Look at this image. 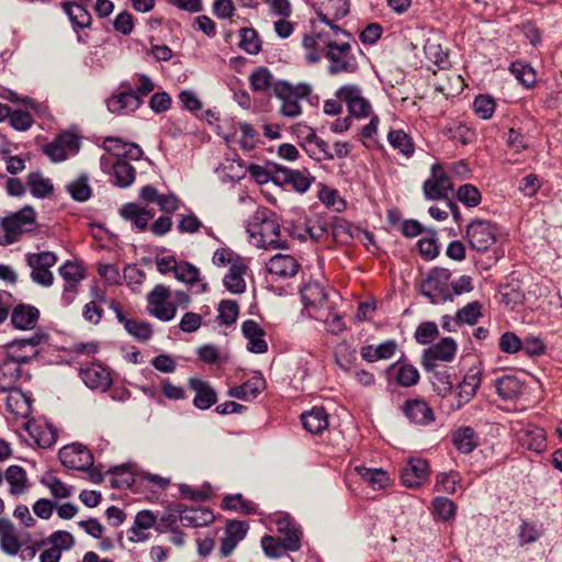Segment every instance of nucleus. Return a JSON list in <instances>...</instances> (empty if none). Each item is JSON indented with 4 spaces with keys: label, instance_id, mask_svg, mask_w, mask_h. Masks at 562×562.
Instances as JSON below:
<instances>
[{
    "label": "nucleus",
    "instance_id": "obj_46",
    "mask_svg": "<svg viewBox=\"0 0 562 562\" xmlns=\"http://www.w3.org/2000/svg\"><path fill=\"white\" fill-rule=\"evenodd\" d=\"M305 150L315 160H330L334 154L330 153L328 144L317 137L314 132L306 136Z\"/></svg>",
    "mask_w": 562,
    "mask_h": 562
},
{
    "label": "nucleus",
    "instance_id": "obj_42",
    "mask_svg": "<svg viewBox=\"0 0 562 562\" xmlns=\"http://www.w3.org/2000/svg\"><path fill=\"white\" fill-rule=\"evenodd\" d=\"M387 142L395 150L406 158L414 155L415 146L413 139L403 130H390L387 133Z\"/></svg>",
    "mask_w": 562,
    "mask_h": 562
},
{
    "label": "nucleus",
    "instance_id": "obj_29",
    "mask_svg": "<svg viewBox=\"0 0 562 562\" xmlns=\"http://www.w3.org/2000/svg\"><path fill=\"white\" fill-rule=\"evenodd\" d=\"M248 527L243 521H231L225 529V536L221 540L220 551L222 557H228L239 541L247 535Z\"/></svg>",
    "mask_w": 562,
    "mask_h": 562
},
{
    "label": "nucleus",
    "instance_id": "obj_56",
    "mask_svg": "<svg viewBox=\"0 0 562 562\" xmlns=\"http://www.w3.org/2000/svg\"><path fill=\"white\" fill-rule=\"evenodd\" d=\"M514 77L526 88H531L536 82V72L533 68L522 61H514L509 67Z\"/></svg>",
    "mask_w": 562,
    "mask_h": 562
},
{
    "label": "nucleus",
    "instance_id": "obj_50",
    "mask_svg": "<svg viewBox=\"0 0 562 562\" xmlns=\"http://www.w3.org/2000/svg\"><path fill=\"white\" fill-rule=\"evenodd\" d=\"M443 132L449 139L460 143L461 145L471 144L475 139L474 132L461 122L449 123Z\"/></svg>",
    "mask_w": 562,
    "mask_h": 562
},
{
    "label": "nucleus",
    "instance_id": "obj_62",
    "mask_svg": "<svg viewBox=\"0 0 562 562\" xmlns=\"http://www.w3.org/2000/svg\"><path fill=\"white\" fill-rule=\"evenodd\" d=\"M50 548L56 549L58 552L70 550L75 544L72 535L65 530L53 532L46 540Z\"/></svg>",
    "mask_w": 562,
    "mask_h": 562
},
{
    "label": "nucleus",
    "instance_id": "obj_19",
    "mask_svg": "<svg viewBox=\"0 0 562 562\" xmlns=\"http://www.w3.org/2000/svg\"><path fill=\"white\" fill-rule=\"evenodd\" d=\"M315 10L319 21L326 25H331L339 19L346 16L349 12L348 0H308Z\"/></svg>",
    "mask_w": 562,
    "mask_h": 562
},
{
    "label": "nucleus",
    "instance_id": "obj_2",
    "mask_svg": "<svg viewBox=\"0 0 562 562\" xmlns=\"http://www.w3.org/2000/svg\"><path fill=\"white\" fill-rule=\"evenodd\" d=\"M251 243L265 249H285L288 243L281 238L280 225L274 213L261 206L250 216L246 226Z\"/></svg>",
    "mask_w": 562,
    "mask_h": 562
},
{
    "label": "nucleus",
    "instance_id": "obj_41",
    "mask_svg": "<svg viewBox=\"0 0 562 562\" xmlns=\"http://www.w3.org/2000/svg\"><path fill=\"white\" fill-rule=\"evenodd\" d=\"M301 418L303 427L311 434H319L328 427V415L323 407L315 406Z\"/></svg>",
    "mask_w": 562,
    "mask_h": 562
},
{
    "label": "nucleus",
    "instance_id": "obj_44",
    "mask_svg": "<svg viewBox=\"0 0 562 562\" xmlns=\"http://www.w3.org/2000/svg\"><path fill=\"white\" fill-rule=\"evenodd\" d=\"M453 445L464 454L471 453L479 445L476 434L471 427H461L452 436Z\"/></svg>",
    "mask_w": 562,
    "mask_h": 562
},
{
    "label": "nucleus",
    "instance_id": "obj_5",
    "mask_svg": "<svg viewBox=\"0 0 562 562\" xmlns=\"http://www.w3.org/2000/svg\"><path fill=\"white\" fill-rule=\"evenodd\" d=\"M35 215L36 213L32 206H24L20 211L5 216L1 221L4 241H0V245L16 243L23 234L34 231Z\"/></svg>",
    "mask_w": 562,
    "mask_h": 562
},
{
    "label": "nucleus",
    "instance_id": "obj_64",
    "mask_svg": "<svg viewBox=\"0 0 562 562\" xmlns=\"http://www.w3.org/2000/svg\"><path fill=\"white\" fill-rule=\"evenodd\" d=\"M125 330L135 339L140 341L148 340L153 335V329L149 323L138 322L136 319H131V322H126Z\"/></svg>",
    "mask_w": 562,
    "mask_h": 562
},
{
    "label": "nucleus",
    "instance_id": "obj_10",
    "mask_svg": "<svg viewBox=\"0 0 562 562\" xmlns=\"http://www.w3.org/2000/svg\"><path fill=\"white\" fill-rule=\"evenodd\" d=\"M169 297V288L157 284L147 295L149 313L162 322L173 319L177 314V307L168 301Z\"/></svg>",
    "mask_w": 562,
    "mask_h": 562
},
{
    "label": "nucleus",
    "instance_id": "obj_24",
    "mask_svg": "<svg viewBox=\"0 0 562 562\" xmlns=\"http://www.w3.org/2000/svg\"><path fill=\"white\" fill-rule=\"evenodd\" d=\"M429 476V465L426 460L412 458L402 471V482L407 487L420 486Z\"/></svg>",
    "mask_w": 562,
    "mask_h": 562
},
{
    "label": "nucleus",
    "instance_id": "obj_21",
    "mask_svg": "<svg viewBox=\"0 0 562 562\" xmlns=\"http://www.w3.org/2000/svg\"><path fill=\"white\" fill-rule=\"evenodd\" d=\"M277 530L284 548L288 551H297L301 547L302 530L296 521L288 514H283L276 519Z\"/></svg>",
    "mask_w": 562,
    "mask_h": 562
},
{
    "label": "nucleus",
    "instance_id": "obj_34",
    "mask_svg": "<svg viewBox=\"0 0 562 562\" xmlns=\"http://www.w3.org/2000/svg\"><path fill=\"white\" fill-rule=\"evenodd\" d=\"M330 37L331 36L326 32L304 36L303 46L307 50L305 58L308 63L315 64L321 60L322 54H324Z\"/></svg>",
    "mask_w": 562,
    "mask_h": 562
},
{
    "label": "nucleus",
    "instance_id": "obj_61",
    "mask_svg": "<svg viewBox=\"0 0 562 562\" xmlns=\"http://www.w3.org/2000/svg\"><path fill=\"white\" fill-rule=\"evenodd\" d=\"M239 313L238 305L235 301L223 300L218 304V319L222 325L231 326L237 319Z\"/></svg>",
    "mask_w": 562,
    "mask_h": 562
},
{
    "label": "nucleus",
    "instance_id": "obj_13",
    "mask_svg": "<svg viewBox=\"0 0 562 562\" xmlns=\"http://www.w3.org/2000/svg\"><path fill=\"white\" fill-rule=\"evenodd\" d=\"M59 274L65 282L61 302L68 306L74 302L79 283L86 278V271L81 265L68 260L59 267Z\"/></svg>",
    "mask_w": 562,
    "mask_h": 562
},
{
    "label": "nucleus",
    "instance_id": "obj_39",
    "mask_svg": "<svg viewBox=\"0 0 562 562\" xmlns=\"http://www.w3.org/2000/svg\"><path fill=\"white\" fill-rule=\"evenodd\" d=\"M5 393H8L5 398L7 412L15 417L26 418L31 413L30 400L18 387Z\"/></svg>",
    "mask_w": 562,
    "mask_h": 562
},
{
    "label": "nucleus",
    "instance_id": "obj_32",
    "mask_svg": "<svg viewBox=\"0 0 562 562\" xmlns=\"http://www.w3.org/2000/svg\"><path fill=\"white\" fill-rule=\"evenodd\" d=\"M63 11L68 16L75 32L89 27L92 22L91 14L82 3L65 1L61 3Z\"/></svg>",
    "mask_w": 562,
    "mask_h": 562
},
{
    "label": "nucleus",
    "instance_id": "obj_30",
    "mask_svg": "<svg viewBox=\"0 0 562 562\" xmlns=\"http://www.w3.org/2000/svg\"><path fill=\"white\" fill-rule=\"evenodd\" d=\"M175 278L194 289L196 293L207 291V283L201 278L200 270L188 261L179 262Z\"/></svg>",
    "mask_w": 562,
    "mask_h": 562
},
{
    "label": "nucleus",
    "instance_id": "obj_4",
    "mask_svg": "<svg viewBox=\"0 0 562 562\" xmlns=\"http://www.w3.org/2000/svg\"><path fill=\"white\" fill-rule=\"evenodd\" d=\"M450 279L451 272L449 269H432L420 284L422 295L426 296L431 304L452 301Z\"/></svg>",
    "mask_w": 562,
    "mask_h": 562
},
{
    "label": "nucleus",
    "instance_id": "obj_45",
    "mask_svg": "<svg viewBox=\"0 0 562 562\" xmlns=\"http://www.w3.org/2000/svg\"><path fill=\"white\" fill-rule=\"evenodd\" d=\"M497 394L505 401L516 398L522 390V383L514 375H504L495 380Z\"/></svg>",
    "mask_w": 562,
    "mask_h": 562
},
{
    "label": "nucleus",
    "instance_id": "obj_48",
    "mask_svg": "<svg viewBox=\"0 0 562 562\" xmlns=\"http://www.w3.org/2000/svg\"><path fill=\"white\" fill-rule=\"evenodd\" d=\"M482 316V304L479 301H473L456 313L453 323L454 326L462 324L475 325Z\"/></svg>",
    "mask_w": 562,
    "mask_h": 562
},
{
    "label": "nucleus",
    "instance_id": "obj_35",
    "mask_svg": "<svg viewBox=\"0 0 562 562\" xmlns=\"http://www.w3.org/2000/svg\"><path fill=\"white\" fill-rule=\"evenodd\" d=\"M40 317V311L31 305H18L11 314V323L18 329H33Z\"/></svg>",
    "mask_w": 562,
    "mask_h": 562
},
{
    "label": "nucleus",
    "instance_id": "obj_14",
    "mask_svg": "<svg viewBox=\"0 0 562 562\" xmlns=\"http://www.w3.org/2000/svg\"><path fill=\"white\" fill-rule=\"evenodd\" d=\"M100 167L103 172L112 171V182L116 187L127 188L135 181V168L127 161V159L112 160L109 156L104 155L100 158Z\"/></svg>",
    "mask_w": 562,
    "mask_h": 562
},
{
    "label": "nucleus",
    "instance_id": "obj_57",
    "mask_svg": "<svg viewBox=\"0 0 562 562\" xmlns=\"http://www.w3.org/2000/svg\"><path fill=\"white\" fill-rule=\"evenodd\" d=\"M109 473L111 486L114 488H125L134 484V475L125 464L112 468Z\"/></svg>",
    "mask_w": 562,
    "mask_h": 562
},
{
    "label": "nucleus",
    "instance_id": "obj_1",
    "mask_svg": "<svg viewBox=\"0 0 562 562\" xmlns=\"http://www.w3.org/2000/svg\"><path fill=\"white\" fill-rule=\"evenodd\" d=\"M44 336L34 334L29 338L15 339L5 345V357L0 361V392H7L16 387L20 379H30L22 372L21 364L29 362L37 356V346Z\"/></svg>",
    "mask_w": 562,
    "mask_h": 562
},
{
    "label": "nucleus",
    "instance_id": "obj_20",
    "mask_svg": "<svg viewBox=\"0 0 562 562\" xmlns=\"http://www.w3.org/2000/svg\"><path fill=\"white\" fill-rule=\"evenodd\" d=\"M121 88H125L121 92L113 94L106 101L108 110L116 115H125L136 111L140 104L142 99L137 95V93L131 88L130 85H121Z\"/></svg>",
    "mask_w": 562,
    "mask_h": 562
},
{
    "label": "nucleus",
    "instance_id": "obj_9",
    "mask_svg": "<svg viewBox=\"0 0 562 562\" xmlns=\"http://www.w3.org/2000/svg\"><path fill=\"white\" fill-rule=\"evenodd\" d=\"M26 261L32 269L31 278L34 282L44 286L53 284L54 276L49 269L57 262V256L54 252L29 254Z\"/></svg>",
    "mask_w": 562,
    "mask_h": 562
},
{
    "label": "nucleus",
    "instance_id": "obj_7",
    "mask_svg": "<svg viewBox=\"0 0 562 562\" xmlns=\"http://www.w3.org/2000/svg\"><path fill=\"white\" fill-rule=\"evenodd\" d=\"M335 97L342 101L351 116L362 119L372 115L370 101L363 97L362 90L356 85L341 86L335 93Z\"/></svg>",
    "mask_w": 562,
    "mask_h": 562
},
{
    "label": "nucleus",
    "instance_id": "obj_22",
    "mask_svg": "<svg viewBox=\"0 0 562 562\" xmlns=\"http://www.w3.org/2000/svg\"><path fill=\"white\" fill-rule=\"evenodd\" d=\"M103 149L109 153V157L115 159L139 160L143 156V149L134 143H124L116 137H106L103 142Z\"/></svg>",
    "mask_w": 562,
    "mask_h": 562
},
{
    "label": "nucleus",
    "instance_id": "obj_25",
    "mask_svg": "<svg viewBox=\"0 0 562 562\" xmlns=\"http://www.w3.org/2000/svg\"><path fill=\"white\" fill-rule=\"evenodd\" d=\"M24 427L41 448H50L57 440L56 429L45 420H29Z\"/></svg>",
    "mask_w": 562,
    "mask_h": 562
},
{
    "label": "nucleus",
    "instance_id": "obj_55",
    "mask_svg": "<svg viewBox=\"0 0 562 562\" xmlns=\"http://www.w3.org/2000/svg\"><path fill=\"white\" fill-rule=\"evenodd\" d=\"M67 191L70 196L77 202H86L90 199L92 190L89 186V179L82 175L76 180L67 184Z\"/></svg>",
    "mask_w": 562,
    "mask_h": 562
},
{
    "label": "nucleus",
    "instance_id": "obj_6",
    "mask_svg": "<svg viewBox=\"0 0 562 562\" xmlns=\"http://www.w3.org/2000/svg\"><path fill=\"white\" fill-rule=\"evenodd\" d=\"M324 56L329 60L328 72L330 75L353 72L357 67L355 57L351 54V46L348 42L330 37L324 50Z\"/></svg>",
    "mask_w": 562,
    "mask_h": 562
},
{
    "label": "nucleus",
    "instance_id": "obj_31",
    "mask_svg": "<svg viewBox=\"0 0 562 562\" xmlns=\"http://www.w3.org/2000/svg\"><path fill=\"white\" fill-rule=\"evenodd\" d=\"M404 415L415 424L427 425L435 418L432 409L425 401L408 400L403 405Z\"/></svg>",
    "mask_w": 562,
    "mask_h": 562
},
{
    "label": "nucleus",
    "instance_id": "obj_52",
    "mask_svg": "<svg viewBox=\"0 0 562 562\" xmlns=\"http://www.w3.org/2000/svg\"><path fill=\"white\" fill-rule=\"evenodd\" d=\"M424 52L426 57L439 67H443L447 64L448 55L443 52L439 37L434 35L428 37L424 43Z\"/></svg>",
    "mask_w": 562,
    "mask_h": 562
},
{
    "label": "nucleus",
    "instance_id": "obj_11",
    "mask_svg": "<svg viewBox=\"0 0 562 562\" xmlns=\"http://www.w3.org/2000/svg\"><path fill=\"white\" fill-rule=\"evenodd\" d=\"M79 147L80 140L76 134L63 132L54 140L44 145L43 151L53 162H61L69 154H76Z\"/></svg>",
    "mask_w": 562,
    "mask_h": 562
},
{
    "label": "nucleus",
    "instance_id": "obj_58",
    "mask_svg": "<svg viewBox=\"0 0 562 562\" xmlns=\"http://www.w3.org/2000/svg\"><path fill=\"white\" fill-rule=\"evenodd\" d=\"M432 510L437 519L447 521L454 518L456 505L447 497L437 496L432 501Z\"/></svg>",
    "mask_w": 562,
    "mask_h": 562
},
{
    "label": "nucleus",
    "instance_id": "obj_26",
    "mask_svg": "<svg viewBox=\"0 0 562 562\" xmlns=\"http://www.w3.org/2000/svg\"><path fill=\"white\" fill-rule=\"evenodd\" d=\"M518 441L528 450L542 452L547 447V438L543 428L530 425L524 426L517 431Z\"/></svg>",
    "mask_w": 562,
    "mask_h": 562
},
{
    "label": "nucleus",
    "instance_id": "obj_37",
    "mask_svg": "<svg viewBox=\"0 0 562 562\" xmlns=\"http://www.w3.org/2000/svg\"><path fill=\"white\" fill-rule=\"evenodd\" d=\"M301 299L306 308H319L327 301L325 289L319 282H306L301 289Z\"/></svg>",
    "mask_w": 562,
    "mask_h": 562
},
{
    "label": "nucleus",
    "instance_id": "obj_63",
    "mask_svg": "<svg viewBox=\"0 0 562 562\" xmlns=\"http://www.w3.org/2000/svg\"><path fill=\"white\" fill-rule=\"evenodd\" d=\"M473 110L477 116L483 120H488L492 117L495 111V102L494 99L486 94L477 95L473 101Z\"/></svg>",
    "mask_w": 562,
    "mask_h": 562
},
{
    "label": "nucleus",
    "instance_id": "obj_8",
    "mask_svg": "<svg viewBox=\"0 0 562 562\" xmlns=\"http://www.w3.org/2000/svg\"><path fill=\"white\" fill-rule=\"evenodd\" d=\"M452 191V182L447 176L442 165L435 164L430 176L423 183V193L427 200H448Z\"/></svg>",
    "mask_w": 562,
    "mask_h": 562
},
{
    "label": "nucleus",
    "instance_id": "obj_59",
    "mask_svg": "<svg viewBox=\"0 0 562 562\" xmlns=\"http://www.w3.org/2000/svg\"><path fill=\"white\" fill-rule=\"evenodd\" d=\"M239 46L250 55H257L261 49V43L257 32L251 27H243L239 31Z\"/></svg>",
    "mask_w": 562,
    "mask_h": 562
},
{
    "label": "nucleus",
    "instance_id": "obj_53",
    "mask_svg": "<svg viewBox=\"0 0 562 562\" xmlns=\"http://www.w3.org/2000/svg\"><path fill=\"white\" fill-rule=\"evenodd\" d=\"M4 477L10 484V493L12 495H21L25 491L26 473L19 465H11L7 469Z\"/></svg>",
    "mask_w": 562,
    "mask_h": 562
},
{
    "label": "nucleus",
    "instance_id": "obj_16",
    "mask_svg": "<svg viewBox=\"0 0 562 562\" xmlns=\"http://www.w3.org/2000/svg\"><path fill=\"white\" fill-rule=\"evenodd\" d=\"M301 268L291 255L277 254L266 262V270L273 281H285L295 277Z\"/></svg>",
    "mask_w": 562,
    "mask_h": 562
},
{
    "label": "nucleus",
    "instance_id": "obj_43",
    "mask_svg": "<svg viewBox=\"0 0 562 562\" xmlns=\"http://www.w3.org/2000/svg\"><path fill=\"white\" fill-rule=\"evenodd\" d=\"M396 349L394 341H385L378 346L369 345L361 348V357L368 362H375L382 359H390L393 357Z\"/></svg>",
    "mask_w": 562,
    "mask_h": 562
},
{
    "label": "nucleus",
    "instance_id": "obj_23",
    "mask_svg": "<svg viewBox=\"0 0 562 562\" xmlns=\"http://www.w3.org/2000/svg\"><path fill=\"white\" fill-rule=\"evenodd\" d=\"M80 376L83 383L93 390L104 392L112 383L110 372L101 364L91 363L80 369Z\"/></svg>",
    "mask_w": 562,
    "mask_h": 562
},
{
    "label": "nucleus",
    "instance_id": "obj_15",
    "mask_svg": "<svg viewBox=\"0 0 562 562\" xmlns=\"http://www.w3.org/2000/svg\"><path fill=\"white\" fill-rule=\"evenodd\" d=\"M273 179L277 182L291 186L301 194L307 192L315 180L307 169H290L278 165L274 166Z\"/></svg>",
    "mask_w": 562,
    "mask_h": 562
},
{
    "label": "nucleus",
    "instance_id": "obj_49",
    "mask_svg": "<svg viewBox=\"0 0 562 562\" xmlns=\"http://www.w3.org/2000/svg\"><path fill=\"white\" fill-rule=\"evenodd\" d=\"M355 471L373 490H381L389 483V475L382 469H371L366 467H356Z\"/></svg>",
    "mask_w": 562,
    "mask_h": 562
},
{
    "label": "nucleus",
    "instance_id": "obj_40",
    "mask_svg": "<svg viewBox=\"0 0 562 562\" xmlns=\"http://www.w3.org/2000/svg\"><path fill=\"white\" fill-rule=\"evenodd\" d=\"M246 271V266L240 261H234L229 267L228 272L224 278V285L227 291L239 294L243 293L246 289V282L244 280V274Z\"/></svg>",
    "mask_w": 562,
    "mask_h": 562
},
{
    "label": "nucleus",
    "instance_id": "obj_51",
    "mask_svg": "<svg viewBox=\"0 0 562 562\" xmlns=\"http://www.w3.org/2000/svg\"><path fill=\"white\" fill-rule=\"evenodd\" d=\"M27 186L35 198H46L53 192V183L41 172H31L27 177Z\"/></svg>",
    "mask_w": 562,
    "mask_h": 562
},
{
    "label": "nucleus",
    "instance_id": "obj_18",
    "mask_svg": "<svg viewBox=\"0 0 562 562\" xmlns=\"http://www.w3.org/2000/svg\"><path fill=\"white\" fill-rule=\"evenodd\" d=\"M58 456L60 462L69 469L85 471L91 469L93 465L92 453L80 443H71L63 447Z\"/></svg>",
    "mask_w": 562,
    "mask_h": 562
},
{
    "label": "nucleus",
    "instance_id": "obj_36",
    "mask_svg": "<svg viewBox=\"0 0 562 562\" xmlns=\"http://www.w3.org/2000/svg\"><path fill=\"white\" fill-rule=\"evenodd\" d=\"M0 548L9 555L18 554L21 548L15 527L8 518H0Z\"/></svg>",
    "mask_w": 562,
    "mask_h": 562
},
{
    "label": "nucleus",
    "instance_id": "obj_3",
    "mask_svg": "<svg viewBox=\"0 0 562 562\" xmlns=\"http://www.w3.org/2000/svg\"><path fill=\"white\" fill-rule=\"evenodd\" d=\"M312 92L308 83L300 82L292 85L285 80H278L273 85V93L281 101V115L290 119L297 117L302 114L300 101L307 98Z\"/></svg>",
    "mask_w": 562,
    "mask_h": 562
},
{
    "label": "nucleus",
    "instance_id": "obj_28",
    "mask_svg": "<svg viewBox=\"0 0 562 562\" xmlns=\"http://www.w3.org/2000/svg\"><path fill=\"white\" fill-rule=\"evenodd\" d=\"M189 387L195 392L193 405L199 409H207L217 401L216 392L209 382L198 378L189 380Z\"/></svg>",
    "mask_w": 562,
    "mask_h": 562
},
{
    "label": "nucleus",
    "instance_id": "obj_17",
    "mask_svg": "<svg viewBox=\"0 0 562 562\" xmlns=\"http://www.w3.org/2000/svg\"><path fill=\"white\" fill-rule=\"evenodd\" d=\"M456 351V341L446 337L424 351L422 364L426 371H434L437 368V360L449 362L454 358Z\"/></svg>",
    "mask_w": 562,
    "mask_h": 562
},
{
    "label": "nucleus",
    "instance_id": "obj_27",
    "mask_svg": "<svg viewBox=\"0 0 562 562\" xmlns=\"http://www.w3.org/2000/svg\"><path fill=\"white\" fill-rule=\"evenodd\" d=\"M120 215L132 222L135 228L143 232L148 227V222L154 217L155 212L138 203L130 202L120 209Z\"/></svg>",
    "mask_w": 562,
    "mask_h": 562
},
{
    "label": "nucleus",
    "instance_id": "obj_47",
    "mask_svg": "<svg viewBox=\"0 0 562 562\" xmlns=\"http://www.w3.org/2000/svg\"><path fill=\"white\" fill-rule=\"evenodd\" d=\"M214 516L211 510L206 508H190L186 509L180 515V520L186 527H201L212 522Z\"/></svg>",
    "mask_w": 562,
    "mask_h": 562
},
{
    "label": "nucleus",
    "instance_id": "obj_54",
    "mask_svg": "<svg viewBox=\"0 0 562 562\" xmlns=\"http://www.w3.org/2000/svg\"><path fill=\"white\" fill-rule=\"evenodd\" d=\"M249 82L251 89L257 92H265L270 88L273 90V85L276 83L271 71L266 67L257 68L249 76Z\"/></svg>",
    "mask_w": 562,
    "mask_h": 562
},
{
    "label": "nucleus",
    "instance_id": "obj_33",
    "mask_svg": "<svg viewBox=\"0 0 562 562\" xmlns=\"http://www.w3.org/2000/svg\"><path fill=\"white\" fill-rule=\"evenodd\" d=\"M241 330L244 336L248 339V350L255 353H265L268 350V345L263 339L265 331L259 324L252 319H247L243 323Z\"/></svg>",
    "mask_w": 562,
    "mask_h": 562
},
{
    "label": "nucleus",
    "instance_id": "obj_60",
    "mask_svg": "<svg viewBox=\"0 0 562 562\" xmlns=\"http://www.w3.org/2000/svg\"><path fill=\"white\" fill-rule=\"evenodd\" d=\"M458 200L468 207H475L481 202V193L476 187L467 183L459 187L457 191Z\"/></svg>",
    "mask_w": 562,
    "mask_h": 562
},
{
    "label": "nucleus",
    "instance_id": "obj_38",
    "mask_svg": "<svg viewBox=\"0 0 562 562\" xmlns=\"http://www.w3.org/2000/svg\"><path fill=\"white\" fill-rule=\"evenodd\" d=\"M266 387V381L260 375H255L244 384L228 391V395L243 401L255 400Z\"/></svg>",
    "mask_w": 562,
    "mask_h": 562
},
{
    "label": "nucleus",
    "instance_id": "obj_12",
    "mask_svg": "<svg viewBox=\"0 0 562 562\" xmlns=\"http://www.w3.org/2000/svg\"><path fill=\"white\" fill-rule=\"evenodd\" d=\"M467 238L476 251H486L496 240V227L484 220H475L467 227Z\"/></svg>",
    "mask_w": 562,
    "mask_h": 562
}]
</instances>
